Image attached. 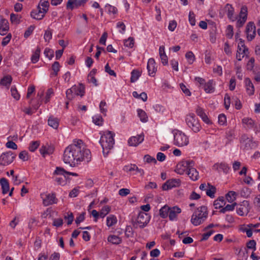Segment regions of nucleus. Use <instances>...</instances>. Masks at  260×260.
Returning a JSON list of instances; mask_svg holds the SVG:
<instances>
[{"instance_id":"obj_1","label":"nucleus","mask_w":260,"mask_h":260,"mask_svg":"<svg viewBox=\"0 0 260 260\" xmlns=\"http://www.w3.org/2000/svg\"><path fill=\"white\" fill-rule=\"evenodd\" d=\"M91 158L90 151L85 148L81 140L74 141L73 144L68 146L63 155V162L72 167H77L82 162H88Z\"/></svg>"},{"instance_id":"obj_2","label":"nucleus","mask_w":260,"mask_h":260,"mask_svg":"<svg viewBox=\"0 0 260 260\" xmlns=\"http://www.w3.org/2000/svg\"><path fill=\"white\" fill-rule=\"evenodd\" d=\"M113 134L111 132L108 131L106 134L101 138L100 142L103 148V152L104 155H108L114 144Z\"/></svg>"},{"instance_id":"obj_3","label":"nucleus","mask_w":260,"mask_h":260,"mask_svg":"<svg viewBox=\"0 0 260 260\" xmlns=\"http://www.w3.org/2000/svg\"><path fill=\"white\" fill-rule=\"evenodd\" d=\"M208 212L205 206H201L197 209L191 216V222L195 226L202 224L207 218Z\"/></svg>"},{"instance_id":"obj_4","label":"nucleus","mask_w":260,"mask_h":260,"mask_svg":"<svg viewBox=\"0 0 260 260\" xmlns=\"http://www.w3.org/2000/svg\"><path fill=\"white\" fill-rule=\"evenodd\" d=\"M150 216L143 211L140 212L137 218L132 219V223L135 228H140L143 229L149 223Z\"/></svg>"},{"instance_id":"obj_5","label":"nucleus","mask_w":260,"mask_h":260,"mask_svg":"<svg viewBox=\"0 0 260 260\" xmlns=\"http://www.w3.org/2000/svg\"><path fill=\"white\" fill-rule=\"evenodd\" d=\"M185 121L188 126L194 133H198L201 130V126L194 113H190L187 114Z\"/></svg>"},{"instance_id":"obj_6","label":"nucleus","mask_w":260,"mask_h":260,"mask_svg":"<svg viewBox=\"0 0 260 260\" xmlns=\"http://www.w3.org/2000/svg\"><path fill=\"white\" fill-rule=\"evenodd\" d=\"M174 144L178 147H183L188 144L187 136L181 132L178 131L174 135Z\"/></svg>"},{"instance_id":"obj_7","label":"nucleus","mask_w":260,"mask_h":260,"mask_svg":"<svg viewBox=\"0 0 260 260\" xmlns=\"http://www.w3.org/2000/svg\"><path fill=\"white\" fill-rule=\"evenodd\" d=\"M194 166L192 160H183L179 162L177 166L176 172L179 174H183L186 171H188L190 167Z\"/></svg>"},{"instance_id":"obj_8","label":"nucleus","mask_w":260,"mask_h":260,"mask_svg":"<svg viewBox=\"0 0 260 260\" xmlns=\"http://www.w3.org/2000/svg\"><path fill=\"white\" fill-rule=\"evenodd\" d=\"M241 147L244 149L248 150L256 147L257 144L246 135L242 136L240 140Z\"/></svg>"},{"instance_id":"obj_9","label":"nucleus","mask_w":260,"mask_h":260,"mask_svg":"<svg viewBox=\"0 0 260 260\" xmlns=\"http://www.w3.org/2000/svg\"><path fill=\"white\" fill-rule=\"evenodd\" d=\"M15 155L12 152L3 153L0 156V165L7 166L13 162Z\"/></svg>"},{"instance_id":"obj_10","label":"nucleus","mask_w":260,"mask_h":260,"mask_svg":"<svg viewBox=\"0 0 260 260\" xmlns=\"http://www.w3.org/2000/svg\"><path fill=\"white\" fill-rule=\"evenodd\" d=\"M247 8L245 6L241 7L239 14V19L237 21V26L238 27H242L245 23L247 18Z\"/></svg>"},{"instance_id":"obj_11","label":"nucleus","mask_w":260,"mask_h":260,"mask_svg":"<svg viewBox=\"0 0 260 260\" xmlns=\"http://www.w3.org/2000/svg\"><path fill=\"white\" fill-rule=\"evenodd\" d=\"M245 32L248 41H251L255 38L256 35V27L253 22H249L247 24Z\"/></svg>"},{"instance_id":"obj_12","label":"nucleus","mask_w":260,"mask_h":260,"mask_svg":"<svg viewBox=\"0 0 260 260\" xmlns=\"http://www.w3.org/2000/svg\"><path fill=\"white\" fill-rule=\"evenodd\" d=\"M250 210L249 202L247 201H243L237 207V212L240 216H244L247 215Z\"/></svg>"},{"instance_id":"obj_13","label":"nucleus","mask_w":260,"mask_h":260,"mask_svg":"<svg viewBox=\"0 0 260 260\" xmlns=\"http://www.w3.org/2000/svg\"><path fill=\"white\" fill-rule=\"evenodd\" d=\"M180 180L178 179H172L168 180L162 186L164 190H168L173 187H178L180 185Z\"/></svg>"},{"instance_id":"obj_14","label":"nucleus","mask_w":260,"mask_h":260,"mask_svg":"<svg viewBox=\"0 0 260 260\" xmlns=\"http://www.w3.org/2000/svg\"><path fill=\"white\" fill-rule=\"evenodd\" d=\"M46 13L43 12V11L41 10V7H37L36 10H34L31 12V17L38 20H42L45 16Z\"/></svg>"},{"instance_id":"obj_15","label":"nucleus","mask_w":260,"mask_h":260,"mask_svg":"<svg viewBox=\"0 0 260 260\" xmlns=\"http://www.w3.org/2000/svg\"><path fill=\"white\" fill-rule=\"evenodd\" d=\"M9 29V22L7 20L0 16V34L5 35Z\"/></svg>"},{"instance_id":"obj_16","label":"nucleus","mask_w":260,"mask_h":260,"mask_svg":"<svg viewBox=\"0 0 260 260\" xmlns=\"http://www.w3.org/2000/svg\"><path fill=\"white\" fill-rule=\"evenodd\" d=\"M144 140V135L143 134L137 135V136H133L131 137L128 143L129 146H137L139 144L142 143Z\"/></svg>"},{"instance_id":"obj_17","label":"nucleus","mask_w":260,"mask_h":260,"mask_svg":"<svg viewBox=\"0 0 260 260\" xmlns=\"http://www.w3.org/2000/svg\"><path fill=\"white\" fill-rule=\"evenodd\" d=\"M43 204L45 206H48L53 204L57 203V199L54 193L48 194L46 196V198L43 200Z\"/></svg>"},{"instance_id":"obj_18","label":"nucleus","mask_w":260,"mask_h":260,"mask_svg":"<svg viewBox=\"0 0 260 260\" xmlns=\"http://www.w3.org/2000/svg\"><path fill=\"white\" fill-rule=\"evenodd\" d=\"M181 209L177 206L170 207L168 216L170 220L176 219L177 215L180 213Z\"/></svg>"},{"instance_id":"obj_19","label":"nucleus","mask_w":260,"mask_h":260,"mask_svg":"<svg viewBox=\"0 0 260 260\" xmlns=\"http://www.w3.org/2000/svg\"><path fill=\"white\" fill-rule=\"evenodd\" d=\"M155 61L153 58H150L147 63V68L149 75L154 76L156 71Z\"/></svg>"},{"instance_id":"obj_20","label":"nucleus","mask_w":260,"mask_h":260,"mask_svg":"<svg viewBox=\"0 0 260 260\" xmlns=\"http://www.w3.org/2000/svg\"><path fill=\"white\" fill-rule=\"evenodd\" d=\"M225 11L226 12L228 17L232 21L236 19V17L234 15V9L230 4H226L225 7Z\"/></svg>"},{"instance_id":"obj_21","label":"nucleus","mask_w":260,"mask_h":260,"mask_svg":"<svg viewBox=\"0 0 260 260\" xmlns=\"http://www.w3.org/2000/svg\"><path fill=\"white\" fill-rule=\"evenodd\" d=\"M245 84L246 89V91L249 95H253L254 92V87L251 81L249 78H246L245 79Z\"/></svg>"},{"instance_id":"obj_22","label":"nucleus","mask_w":260,"mask_h":260,"mask_svg":"<svg viewBox=\"0 0 260 260\" xmlns=\"http://www.w3.org/2000/svg\"><path fill=\"white\" fill-rule=\"evenodd\" d=\"M237 52L241 54L243 56H244L248 52V48L245 46L244 41L241 39L240 40V42L238 45Z\"/></svg>"},{"instance_id":"obj_23","label":"nucleus","mask_w":260,"mask_h":260,"mask_svg":"<svg viewBox=\"0 0 260 260\" xmlns=\"http://www.w3.org/2000/svg\"><path fill=\"white\" fill-rule=\"evenodd\" d=\"M125 168L126 169L127 172L136 171L139 173L141 176L144 175V171L142 169H139L137 166L135 164H131L129 166H125Z\"/></svg>"},{"instance_id":"obj_24","label":"nucleus","mask_w":260,"mask_h":260,"mask_svg":"<svg viewBox=\"0 0 260 260\" xmlns=\"http://www.w3.org/2000/svg\"><path fill=\"white\" fill-rule=\"evenodd\" d=\"M0 184L2 186V193L3 194L7 193L10 189L8 180L5 178H2L0 179Z\"/></svg>"},{"instance_id":"obj_25","label":"nucleus","mask_w":260,"mask_h":260,"mask_svg":"<svg viewBox=\"0 0 260 260\" xmlns=\"http://www.w3.org/2000/svg\"><path fill=\"white\" fill-rule=\"evenodd\" d=\"M187 173L191 180L196 181L198 179L199 173L193 167H190Z\"/></svg>"},{"instance_id":"obj_26","label":"nucleus","mask_w":260,"mask_h":260,"mask_svg":"<svg viewBox=\"0 0 260 260\" xmlns=\"http://www.w3.org/2000/svg\"><path fill=\"white\" fill-rule=\"evenodd\" d=\"M216 187L211 185L209 183L207 184V188L206 191V194L210 197L211 198H214L215 197V193L216 192Z\"/></svg>"},{"instance_id":"obj_27","label":"nucleus","mask_w":260,"mask_h":260,"mask_svg":"<svg viewBox=\"0 0 260 260\" xmlns=\"http://www.w3.org/2000/svg\"><path fill=\"white\" fill-rule=\"evenodd\" d=\"M48 123L51 127L57 129L59 125V120L53 116H50L48 119Z\"/></svg>"},{"instance_id":"obj_28","label":"nucleus","mask_w":260,"mask_h":260,"mask_svg":"<svg viewBox=\"0 0 260 260\" xmlns=\"http://www.w3.org/2000/svg\"><path fill=\"white\" fill-rule=\"evenodd\" d=\"M225 204V200L223 197H219L214 202V206L215 209L222 208Z\"/></svg>"},{"instance_id":"obj_29","label":"nucleus","mask_w":260,"mask_h":260,"mask_svg":"<svg viewBox=\"0 0 260 260\" xmlns=\"http://www.w3.org/2000/svg\"><path fill=\"white\" fill-rule=\"evenodd\" d=\"M37 7H41V10L43 11V12L47 13L49 10V3L48 0H41Z\"/></svg>"},{"instance_id":"obj_30","label":"nucleus","mask_w":260,"mask_h":260,"mask_svg":"<svg viewBox=\"0 0 260 260\" xmlns=\"http://www.w3.org/2000/svg\"><path fill=\"white\" fill-rule=\"evenodd\" d=\"M40 151L41 154L45 157L46 154H52L53 152V148L50 147L43 146L40 148Z\"/></svg>"},{"instance_id":"obj_31","label":"nucleus","mask_w":260,"mask_h":260,"mask_svg":"<svg viewBox=\"0 0 260 260\" xmlns=\"http://www.w3.org/2000/svg\"><path fill=\"white\" fill-rule=\"evenodd\" d=\"M117 218L114 215H110L107 218V225L109 227L112 226L117 222Z\"/></svg>"},{"instance_id":"obj_32","label":"nucleus","mask_w":260,"mask_h":260,"mask_svg":"<svg viewBox=\"0 0 260 260\" xmlns=\"http://www.w3.org/2000/svg\"><path fill=\"white\" fill-rule=\"evenodd\" d=\"M141 75V72L137 70H134L131 72V82H135L136 81Z\"/></svg>"},{"instance_id":"obj_33","label":"nucleus","mask_w":260,"mask_h":260,"mask_svg":"<svg viewBox=\"0 0 260 260\" xmlns=\"http://www.w3.org/2000/svg\"><path fill=\"white\" fill-rule=\"evenodd\" d=\"M170 207L165 205L159 210V215L163 218H166L169 215Z\"/></svg>"},{"instance_id":"obj_34","label":"nucleus","mask_w":260,"mask_h":260,"mask_svg":"<svg viewBox=\"0 0 260 260\" xmlns=\"http://www.w3.org/2000/svg\"><path fill=\"white\" fill-rule=\"evenodd\" d=\"M242 123L245 125V127L250 128L253 127L254 123L253 120L249 118H244L242 119Z\"/></svg>"},{"instance_id":"obj_35","label":"nucleus","mask_w":260,"mask_h":260,"mask_svg":"<svg viewBox=\"0 0 260 260\" xmlns=\"http://www.w3.org/2000/svg\"><path fill=\"white\" fill-rule=\"evenodd\" d=\"M108 241L114 244H119L121 242V239L115 235H110L108 238Z\"/></svg>"},{"instance_id":"obj_36","label":"nucleus","mask_w":260,"mask_h":260,"mask_svg":"<svg viewBox=\"0 0 260 260\" xmlns=\"http://www.w3.org/2000/svg\"><path fill=\"white\" fill-rule=\"evenodd\" d=\"M237 193L234 191H230L226 194V199L230 203L233 202L236 198Z\"/></svg>"},{"instance_id":"obj_37","label":"nucleus","mask_w":260,"mask_h":260,"mask_svg":"<svg viewBox=\"0 0 260 260\" xmlns=\"http://www.w3.org/2000/svg\"><path fill=\"white\" fill-rule=\"evenodd\" d=\"M40 52L41 49L39 47H37L35 52L31 57V60L32 63H35L38 61L40 57Z\"/></svg>"},{"instance_id":"obj_38","label":"nucleus","mask_w":260,"mask_h":260,"mask_svg":"<svg viewBox=\"0 0 260 260\" xmlns=\"http://www.w3.org/2000/svg\"><path fill=\"white\" fill-rule=\"evenodd\" d=\"M55 181L58 185L64 186L67 184L66 176H56L54 178Z\"/></svg>"},{"instance_id":"obj_39","label":"nucleus","mask_w":260,"mask_h":260,"mask_svg":"<svg viewBox=\"0 0 260 260\" xmlns=\"http://www.w3.org/2000/svg\"><path fill=\"white\" fill-rule=\"evenodd\" d=\"M237 203H233L231 205H227L224 208H222L220 211L219 212L220 213H225L226 211H233L235 209V207L236 206V205H237Z\"/></svg>"},{"instance_id":"obj_40","label":"nucleus","mask_w":260,"mask_h":260,"mask_svg":"<svg viewBox=\"0 0 260 260\" xmlns=\"http://www.w3.org/2000/svg\"><path fill=\"white\" fill-rule=\"evenodd\" d=\"M212 81L210 80L207 83L204 84V90L207 93L212 92L214 90V88L212 86Z\"/></svg>"},{"instance_id":"obj_41","label":"nucleus","mask_w":260,"mask_h":260,"mask_svg":"<svg viewBox=\"0 0 260 260\" xmlns=\"http://www.w3.org/2000/svg\"><path fill=\"white\" fill-rule=\"evenodd\" d=\"M138 114L141 121L145 122L147 121V116L146 112L142 109L138 110Z\"/></svg>"},{"instance_id":"obj_42","label":"nucleus","mask_w":260,"mask_h":260,"mask_svg":"<svg viewBox=\"0 0 260 260\" xmlns=\"http://www.w3.org/2000/svg\"><path fill=\"white\" fill-rule=\"evenodd\" d=\"M20 15L12 13L10 15V20L12 23L19 24L20 22Z\"/></svg>"},{"instance_id":"obj_43","label":"nucleus","mask_w":260,"mask_h":260,"mask_svg":"<svg viewBox=\"0 0 260 260\" xmlns=\"http://www.w3.org/2000/svg\"><path fill=\"white\" fill-rule=\"evenodd\" d=\"M12 78L10 76L4 77L1 81V84L5 86H9L12 82Z\"/></svg>"},{"instance_id":"obj_44","label":"nucleus","mask_w":260,"mask_h":260,"mask_svg":"<svg viewBox=\"0 0 260 260\" xmlns=\"http://www.w3.org/2000/svg\"><path fill=\"white\" fill-rule=\"evenodd\" d=\"M110 207L109 206L103 207L99 212L100 217L104 218L110 211Z\"/></svg>"},{"instance_id":"obj_45","label":"nucleus","mask_w":260,"mask_h":260,"mask_svg":"<svg viewBox=\"0 0 260 260\" xmlns=\"http://www.w3.org/2000/svg\"><path fill=\"white\" fill-rule=\"evenodd\" d=\"M52 37V31L50 29H48L45 31L44 39L46 42H49Z\"/></svg>"},{"instance_id":"obj_46","label":"nucleus","mask_w":260,"mask_h":260,"mask_svg":"<svg viewBox=\"0 0 260 260\" xmlns=\"http://www.w3.org/2000/svg\"><path fill=\"white\" fill-rule=\"evenodd\" d=\"M185 57L189 64H192L195 60V56L191 51L187 52L185 54Z\"/></svg>"},{"instance_id":"obj_47","label":"nucleus","mask_w":260,"mask_h":260,"mask_svg":"<svg viewBox=\"0 0 260 260\" xmlns=\"http://www.w3.org/2000/svg\"><path fill=\"white\" fill-rule=\"evenodd\" d=\"M52 69L53 71V74L55 76H57L58 72L60 70V65L58 61H55L52 66Z\"/></svg>"},{"instance_id":"obj_48","label":"nucleus","mask_w":260,"mask_h":260,"mask_svg":"<svg viewBox=\"0 0 260 260\" xmlns=\"http://www.w3.org/2000/svg\"><path fill=\"white\" fill-rule=\"evenodd\" d=\"M76 87H72L71 89H68L66 91V96L69 100H72L74 98L73 92L75 91Z\"/></svg>"},{"instance_id":"obj_49","label":"nucleus","mask_w":260,"mask_h":260,"mask_svg":"<svg viewBox=\"0 0 260 260\" xmlns=\"http://www.w3.org/2000/svg\"><path fill=\"white\" fill-rule=\"evenodd\" d=\"M67 171H66L63 168L61 167H56V170L54 172L53 174L54 175H63L64 176V174H66Z\"/></svg>"},{"instance_id":"obj_50","label":"nucleus","mask_w":260,"mask_h":260,"mask_svg":"<svg viewBox=\"0 0 260 260\" xmlns=\"http://www.w3.org/2000/svg\"><path fill=\"white\" fill-rule=\"evenodd\" d=\"M39 145V141H37L32 142L29 146V150L31 152L35 151L38 148Z\"/></svg>"},{"instance_id":"obj_51","label":"nucleus","mask_w":260,"mask_h":260,"mask_svg":"<svg viewBox=\"0 0 260 260\" xmlns=\"http://www.w3.org/2000/svg\"><path fill=\"white\" fill-rule=\"evenodd\" d=\"M84 86L82 84H80L79 86L78 87L77 90H75V92H76V95L82 96L84 94Z\"/></svg>"},{"instance_id":"obj_52","label":"nucleus","mask_w":260,"mask_h":260,"mask_svg":"<svg viewBox=\"0 0 260 260\" xmlns=\"http://www.w3.org/2000/svg\"><path fill=\"white\" fill-rule=\"evenodd\" d=\"M45 55L49 59H51L54 56V51L49 48H46L44 51Z\"/></svg>"},{"instance_id":"obj_53","label":"nucleus","mask_w":260,"mask_h":260,"mask_svg":"<svg viewBox=\"0 0 260 260\" xmlns=\"http://www.w3.org/2000/svg\"><path fill=\"white\" fill-rule=\"evenodd\" d=\"M19 157L23 161H26L29 158L28 153L26 151H22L19 153Z\"/></svg>"},{"instance_id":"obj_54","label":"nucleus","mask_w":260,"mask_h":260,"mask_svg":"<svg viewBox=\"0 0 260 260\" xmlns=\"http://www.w3.org/2000/svg\"><path fill=\"white\" fill-rule=\"evenodd\" d=\"M93 122L98 125H102L103 123V118L101 116H95L93 117Z\"/></svg>"},{"instance_id":"obj_55","label":"nucleus","mask_w":260,"mask_h":260,"mask_svg":"<svg viewBox=\"0 0 260 260\" xmlns=\"http://www.w3.org/2000/svg\"><path fill=\"white\" fill-rule=\"evenodd\" d=\"M246 246L249 249H253L254 251L256 250V242L254 240H251L247 243Z\"/></svg>"},{"instance_id":"obj_56","label":"nucleus","mask_w":260,"mask_h":260,"mask_svg":"<svg viewBox=\"0 0 260 260\" xmlns=\"http://www.w3.org/2000/svg\"><path fill=\"white\" fill-rule=\"evenodd\" d=\"M134 44V40L133 38L129 37L124 41V45L126 47L132 48Z\"/></svg>"},{"instance_id":"obj_57","label":"nucleus","mask_w":260,"mask_h":260,"mask_svg":"<svg viewBox=\"0 0 260 260\" xmlns=\"http://www.w3.org/2000/svg\"><path fill=\"white\" fill-rule=\"evenodd\" d=\"M144 159L147 163L153 162L156 164L157 162L155 158L151 157L149 155H145L144 157Z\"/></svg>"},{"instance_id":"obj_58","label":"nucleus","mask_w":260,"mask_h":260,"mask_svg":"<svg viewBox=\"0 0 260 260\" xmlns=\"http://www.w3.org/2000/svg\"><path fill=\"white\" fill-rule=\"evenodd\" d=\"M125 235L128 238L133 236V230L131 226H126L125 231Z\"/></svg>"},{"instance_id":"obj_59","label":"nucleus","mask_w":260,"mask_h":260,"mask_svg":"<svg viewBox=\"0 0 260 260\" xmlns=\"http://www.w3.org/2000/svg\"><path fill=\"white\" fill-rule=\"evenodd\" d=\"M79 187L73 188L69 193V197L70 198H75L77 197L79 193Z\"/></svg>"},{"instance_id":"obj_60","label":"nucleus","mask_w":260,"mask_h":260,"mask_svg":"<svg viewBox=\"0 0 260 260\" xmlns=\"http://www.w3.org/2000/svg\"><path fill=\"white\" fill-rule=\"evenodd\" d=\"M53 93H54V92H53V90L52 88H49L47 90V91L46 92V95L45 101V102L46 103H47V102H48L49 101L50 97L53 94Z\"/></svg>"},{"instance_id":"obj_61","label":"nucleus","mask_w":260,"mask_h":260,"mask_svg":"<svg viewBox=\"0 0 260 260\" xmlns=\"http://www.w3.org/2000/svg\"><path fill=\"white\" fill-rule=\"evenodd\" d=\"M85 213L83 212L76 218L75 222L77 225L79 224L81 222L84 221L85 219Z\"/></svg>"},{"instance_id":"obj_62","label":"nucleus","mask_w":260,"mask_h":260,"mask_svg":"<svg viewBox=\"0 0 260 260\" xmlns=\"http://www.w3.org/2000/svg\"><path fill=\"white\" fill-rule=\"evenodd\" d=\"M64 219L68 220V224L70 225L72 224L74 220V215L72 212L68 213V215L64 216Z\"/></svg>"},{"instance_id":"obj_63","label":"nucleus","mask_w":260,"mask_h":260,"mask_svg":"<svg viewBox=\"0 0 260 260\" xmlns=\"http://www.w3.org/2000/svg\"><path fill=\"white\" fill-rule=\"evenodd\" d=\"M189 21L190 24L193 26L196 24L195 15L192 12H190L189 14Z\"/></svg>"},{"instance_id":"obj_64","label":"nucleus","mask_w":260,"mask_h":260,"mask_svg":"<svg viewBox=\"0 0 260 260\" xmlns=\"http://www.w3.org/2000/svg\"><path fill=\"white\" fill-rule=\"evenodd\" d=\"M76 8L75 7V0H69L67 4V9L72 10L73 9Z\"/></svg>"}]
</instances>
